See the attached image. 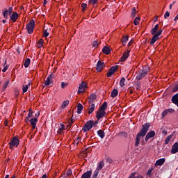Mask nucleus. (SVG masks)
<instances>
[{"label":"nucleus","instance_id":"obj_1","mask_svg":"<svg viewBox=\"0 0 178 178\" xmlns=\"http://www.w3.org/2000/svg\"><path fill=\"white\" fill-rule=\"evenodd\" d=\"M148 130H149V124H143L140 131L136 136L135 147H138L141 138L145 137V134H147Z\"/></svg>","mask_w":178,"mask_h":178},{"label":"nucleus","instance_id":"obj_2","mask_svg":"<svg viewBox=\"0 0 178 178\" xmlns=\"http://www.w3.org/2000/svg\"><path fill=\"white\" fill-rule=\"evenodd\" d=\"M148 72H149V67L145 65L142 69H140L138 73L136 76V80H142L144 77L148 74Z\"/></svg>","mask_w":178,"mask_h":178},{"label":"nucleus","instance_id":"obj_3","mask_svg":"<svg viewBox=\"0 0 178 178\" xmlns=\"http://www.w3.org/2000/svg\"><path fill=\"white\" fill-rule=\"evenodd\" d=\"M35 26V22L34 20H31L26 25V30L29 34H32L34 31V26Z\"/></svg>","mask_w":178,"mask_h":178},{"label":"nucleus","instance_id":"obj_4","mask_svg":"<svg viewBox=\"0 0 178 178\" xmlns=\"http://www.w3.org/2000/svg\"><path fill=\"white\" fill-rule=\"evenodd\" d=\"M162 31H163V30L160 29L159 31H158V32L153 35L154 36L152 37L151 41H150V44L153 45V44H155V42H156V41H158V40H159V35H161V34H162Z\"/></svg>","mask_w":178,"mask_h":178},{"label":"nucleus","instance_id":"obj_5","mask_svg":"<svg viewBox=\"0 0 178 178\" xmlns=\"http://www.w3.org/2000/svg\"><path fill=\"white\" fill-rule=\"evenodd\" d=\"M94 126V121H88L82 128L83 131H89Z\"/></svg>","mask_w":178,"mask_h":178},{"label":"nucleus","instance_id":"obj_6","mask_svg":"<svg viewBox=\"0 0 178 178\" xmlns=\"http://www.w3.org/2000/svg\"><path fill=\"white\" fill-rule=\"evenodd\" d=\"M19 143V139L17 137H14L9 143L10 149H13V147H18Z\"/></svg>","mask_w":178,"mask_h":178},{"label":"nucleus","instance_id":"obj_7","mask_svg":"<svg viewBox=\"0 0 178 178\" xmlns=\"http://www.w3.org/2000/svg\"><path fill=\"white\" fill-rule=\"evenodd\" d=\"M55 130L56 131L57 134H63V131L66 130V128L65 127V124H58V127L55 128Z\"/></svg>","mask_w":178,"mask_h":178},{"label":"nucleus","instance_id":"obj_8","mask_svg":"<svg viewBox=\"0 0 178 178\" xmlns=\"http://www.w3.org/2000/svg\"><path fill=\"white\" fill-rule=\"evenodd\" d=\"M12 12H13V8L9 7L8 9H5L3 12V16L4 19H8L10 15H12Z\"/></svg>","mask_w":178,"mask_h":178},{"label":"nucleus","instance_id":"obj_9","mask_svg":"<svg viewBox=\"0 0 178 178\" xmlns=\"http://www.w3.org/2000/svg\"><path fill=\"white\" fill-rule=\"evenodd\" d=\"M119 66L118 65L111 67L108 70V73H107V77H111L113 74H115V72H116Z\"/></svg>","mask_w":178,"mask_h":178},{"label":"nucleus","instance_id":"obj_10","mask_svg":"<svg viewBox=\"0 0 178 178\" xmlns=\"http://www.w3.org/2000/svg\"><path fill=\"white\" fill-rule=\"evenodd\" d=\"M86 88H87V84L84 81H82L79 87L78 94H83L86 91Z\"/></svg>","mask_w":178,"mask_h":178},{"label":"nucleus","instance_id":"obj_11","mask_svg":"<svg viewBox=\"0 0 178 178\" xmlns=\"http://www.w3.org/2000/svg\"><path fill=\"white\" fill-rule=\"evenodd\" d=\"M105 115H106V111H104L102 110H99L97 112L96 118H97V120H100V119H102V118H104V116H105Z\"/></svg>","mask_w":178,"mask_h":178},{"label":"nucleus","instance_id":"obj_12","mask_svg":"<svg viewBox=\"0 0 178 178\" xmlns=\"http://www.w3.org/2000/svg\"><path fill=\"white\" fill-rule=\"evenodd\" d=\"M130 54L129 50H127L124 54H122V56L120 58V62H124L127 58H129V55Z\"/></svg>","mask_w":178,"mask_h":178},{"label":"nucleus","instance_id":"obj_13","mask_svg":"<svg viewBox=\"0 0 178 178\" xmlns=\"http://www.w3.org/2000/svg\"><path fill=\"white\" fill-rule=\"evenodd\" d=\"M105 67V63L101 61H98L97 64V72H101L102 69Z\"/></svg>","mask_w":178,"mask_h":178},{"label":"nucleus","instance_id":"obj_14","mask_svg":"<svg viewBox=\"0 0 178 178\" xmlns=\"http://www.w3.org/2000/svg\"><path fill=\"white\" fill-rule=\"evenodd\" d=\"M10 19L13 23L16 22L17 19H19V14H17V13L16 12H13V14L10 15Z\"/></svg>","mask_w":178,"mask_h":178},{"label":"nucleus","instance_id":"obj_15","mask_svg":"<svg viewBox=\"0 0 178 178\" xmlns=\"http://www.w3.org/2000/svg\"><path fill=\"white\" fill-rule=\"evenodd\" d=\"M128 178H144L142 177V175L137 172H133L131 173V175L129 176Z\"/></svg>","mask_w":178,"mask_h":178},{"label":"nucleus","instance_id":"obj_16","mask_svg":"<svg viewBox=\"0 0 178 178\" xmlns=\"http://www.w3.org/2000/svg\"><path fill=\"white\" fill-rule=\"evenodd\" d=\"M155 136V131H149L145 137V141H148V140H149V138H152V137Z\"/></svg>","mask_w":178,"mask_h":178},{"label":"nucleus","instance_id":"obj_17","mask_svg":"<svg viewBox=\"0 0 178 178\" xmlns=\"http://www.w3.org/2000/svg\"><path fill=\"white\" fill-rule=\"evenodd\" d=\"M92 175V170H88L84 172L81 175V178H91Z\"/></svg>","mask_w":178,"mask_h":178},{"label":"nucleus","instance_id":"obj_18","mask_svg":"<svg viewBox=\"0 0 178 178\" xmlns=\"http://www.w3.org/2000/svg\"><path fill=\"white\" fill-rule=\"evenodd\" d=\"M37 122H38V120L37 119V118H31L30 120V123L32 126L33 129H35V126H37Z\"/></svg>","mask_w":178,"mask_h":178},{"label":"nucleus","instance_id":"obj_19","mask_svg":"<svg viewBox=\"0 0 178 178\" xmlns=\"http://www.w3.org/2000/svg\"><path fill=\"white\" fill-rule=\"evenodd\" d=\"M178 152V143H175L171 148V154H177Z\"/></svg>","mask_w":178,"mask_h":178},{"label":"nucleus","instance_id":"obj_20","mask_svg":"<svg viewBox=\"0 0 178 178\" xmlns=\"http://www.w3.org/2000/svg\"><path fill=\"white\" fill-rule=\"evenodd\" d=\"M165 158L160 159L157 160L154 164L155 166H162L165 163Z\"/></svg>","mask_w":178,"mask_h":178},{"label":"nucleus","instance_id":"obj_21","mask_svg":"<svg viewBox=\"0 0 178 178\" xmlns=\"http://www.w3.org/2000/svg\"><path fill=\"white\" fill-rule=\"evenodd\" d=\"M54 77V75L51 74L44 81V86H51V79Z\"/></svg>","mask_w":178,"mask_h":178},{"label":"nucleus","instance_id":"obj_22","mask_svg":"<svg viewBox=\"0 0 178 178\" xmlns=\"http://www.w3.org/2000/svg\"><path fill=\"white\" fill-rule=\"evenodd\" d=\"M105 166V162L104 161H101L97 163V170L100 171Z\"/></svg>","mask_w":178,"mask_h":178},{"label":"nucleus","instance_id":"obj_23","mask_svg":"<svg viewBox=\"0 0 178 178\" xmlns=\"http://www.w3.org/2000/svg\"><path fill=\"white\" fill-rule=\"evenodd\" d=\"M97 102V97L95 96V95H91L89 97V100L88 102L89 104H94V102Z\"/></svg>","mask_w":178,"mask_h":178},{"label":"nucleus","instance_id":"obj_24","mask_svg":"<svg viewBox=\"0 0 178 178\" xmlns=\"http://www.w3.org/2000/svg\"><path fill=\"white\" fill-rule=\"evenodd\" d=\"M95 109V104H91V105L88 108V115H91V113H92V112H94Z\"/></svg>","mask_w":178,"mask_h":178},{"label":"nucleus","instance_id":"obj_25","mask_svg":"<svg viewBox=\"0 0 178 178\" xmlns=\"http://www.w3.org/2000/svg\"><path fill=\"white\" fill-rule=\"evenodd\" d=\"M158 29H159V24H156L155 26H154V27L151 30V34L152 35H155V34H156V33H158V32H156L157 31H158Z\"/></svg>","mask_w":178,"mask_h":178},{"label":"nucleus","instance_id":"obj_26","mask_svg":"<svg viewBox=\"0 0 178 178\" xmlns=\"http://www.w3.org/2000/svg\"><path fill=\"white\" fill-rule=\"evenodd\" d=\"M152 172H154V167L149 168V169L146 173L147 177H151V176H152V175H153Z\"/></svg>","mask_w":178,"mask_h":178},{"label":"nucleus","instance_id":"obj_27","mask_svg":"<svg viewBox=\"0 0 178 178\" xmlns=\"http://www.w3.org/2000/svg\"><path fill=\"white\" fill-rule=\"evenodd\" d=\"M102 52L105 54V55H109L111 54V49L108 47H104L102 49Z\"/></svg>","mask_w":178,"mask_h":178},{"label":"nucleus","instance_id":"obj_28","mask_svg":"<svg viewBox=\"0 0 178 178\" xmlns=\"http://www.w3.org/2000/svg\"><path fill=\"white\" fill-rule=\"evenodd\" d=\"M137 13H138V10L136 9V7H133L131 13V17H136V15H137Z\"/></svg>","mask_w":178,"mask_h":178},{"label":"nucleus","instance_id":"obj_29","mask_svg":"<svg viewBox=\"0 0 178 178\" xmlns=\"http://www.w3.org/2000/svg\"><path fill=\"white\" fill-rule=\"evenodd\" d=\"M106 108H108V103L106 102H104V104L100 106L99 109L100 111H106Z\"/></svg>","mask_w":178,"mask_h":178},{"label":"nucleus","instance_id":"obj_30","mask_svg":"<svg viewBox=\"0 0 178 178\" xmlns=\"http://www.w3.org/2000/svg\"><path fill=\"white\" fill-rule=\"evenodd\" d=\"M172 112H173V109H172V108L165 110L162 113V118H165V116H166V115H168V113H172Z\"/></svg>","mask_w":178,"mask_h":178},{"label":"nucleus","instance_id":"obj_31","mask_svg":"<svg viewBox=\"0 0 178 178\" xmlns=\"http://www.w3.org/2000/svg\"><path fill=\"white\" fill-rule=\"evenodd\" d=\"M118 94H119V91H118L117 89H113L111 92V97H112V98H115V97H118Z\"/></svg>","mask_w":178,"mask_h":178},{"label":"nucleus","instance_id":"obj_32","mask_svg":"<svg viewBox=\"0 0 178 178\" xmlns=\"http://www.w3.org/2000/svg\"><path fill=\"white\" fill-rule=\"evenodd\" d=\"M97 135L100 138H104L105 137V133L102 130L97 131Z\"/></svg>","mask_w":178,"mask_h":178},{"label":"nucleus","instance_id":"obj_33","mask_svg":"<svg viewBox=\"0 0 178 178\" xmlns=\"http://www.w3.org/2000/svg\"><path fill=\"white\" fill-rule=\"evenodd\" d=\"M81 111H83V105L79 103L77 106V113H81Z\"/></svg>","mask_w":178,"mask_h":178},{"label":"nucleus","instance_id":"obj_34","mask_svg":"<svg viewBox=\"0 0 178 178\" xmlns=\"http://www.w3.org/2000/svg\"><path fill=\"white\" fill-rule=\"evenodd\" d=\"M99 170H96L94 171L93 174H92V178H97L98 177V175H99Z\"/></svg>","mask_w":178,"mask_h":178},{"label":"nucleus","instance_id":"obj_35","mask_svg":"<svg viewBox=\"0 0 178 178\" xmlns=\"http://www.w3.org/2000/svg\"><path fill=\"white\" fill-rule=\"evenodd\" d=\"M72 173H73V172L72 171V170H68L67 171V173H66V174H64V175H63V177L64 178L69 177V176H70V175H72Z\"/></svg>","mask_w":178,"mask_h":178},{"label":"nucleus","instance_id":"obj_36","mask_svg":"<svg viewBox=\"0 0 178 178\" xmlns=\"http://www.w3.org/2000/svg\"><path fill=\"white\" fill-rule=\"evenodd\" d=\"M9 83H10V80L7 79L6 81L4 83V84L3 86V90H6V88L8 87V86H9Z\"/></svg>","mask_w":178,"mask_h":178},{"label":"nucleus","instance_id":"obj_37","mask_svg":"<svg viewBox=\"0 0 178 178\" xmlns=\"http://www.w3.org/2000/svg\"><path fill=\"white\" fill-rule=\"evenodd\" d=\"M24 67H29L30 66V58H26L24 63Z\"/></svg>","mask_w":178,"mask_h":178},{"label":"nucleus","instance_id":"obj_38","mask_svg":"<svg viewBox=\"0 0 178 178\" xmlns=\"http://www.w3.org/2000/svg\"><path fill=\"white\" fill-rule=\"evenodd\" d=\"M67 105H69V100H66V101H64L63 102V104L61 106V108L63 109H65V108H66L67 106Z\"/></svg>","mask_w":178,"mask_h":178},{"label":"nucleus","instance_id":"obj_39","mask_svg":"<svg viewBox=\"0 0 178 178\" xmlns=\"http://www.w3.org/2000/svg\"><path fill=\"white\" fill-rule=\"evenodd\" d=\"M124 81H126V79L124 77H122L120 81V87H124Z\"/></svg>","mask_w":178,"mask_h":178},{"label":"nucleus","instance_id":"obj_40","mask_svg":"<svg viewBox=\"0 0 178 178\" xmlns=\"http://www.w3.org/2000/svg\"><path fill=\"white\" fill-rule=\"evenodd\" d=\"M29 87H30V83L27 84L26 86H24L22 88V91L24 94V92H27V90H29Z\"/></svg>","mask_w":178,"mask_h":178},{"label":"nucleus","instance_id":"obj_41","mask_svg":"<svg viewBox=\"0 0 178 178\" xmlns=\"http://www.w3.org/2000/svg\"><path fill=\"white\" fill-rule=\"evenodd\" d=\"M140 20H141V18H140V17H136L134 21V24L135 26H137L140 22Z\"/></svg>","mask_w":178,"mask_h":178},{"label":"nucleus","instance_id":"obj_42","mask_svg":"<svg viewBox=\"0 0 178 178\" xmlns=\"http://www.w3.org/2000/svg\"><path fill=\"white\" fill-rule=\"evenodd\" d=\"M4 67L2 70L3 73H5V72H6V70H8V69H9V65H6V60L4 62V65H3Z\"/></svg>","mask_w":178,"mask_h":178},{"label":"nucleus","instance_id":"obj_43","mask_svg":"<svg viewBox=\"0 0 178 178\" xmlns=\"http://www.w3.org/2000/svg\"><path fill=\"white\" fill-rule=\"evenodd\" d=\"M127 41H129V36H124L122 39V42L123 45H124V44H126L127 42Z\"/></svg>","mask_w":178,"mask_h":178},{"label":"nucleus","instance_id":"obj_44","mask_svg":"<svg viewBox=\"0 0 178 178\" xmlns=\"http://www.w3.org/2000/svg\"><path fill=\"white\" fill-rule=\"evenodd\" d=\"M172 137H173V136L169 135V136L166 138V139L165 140V144H169V141H170V140H172Z\"/></svg>","mask_w":178,"mask_h":178},{"label":"nucleus","instance_id":"obj_45","mask_svg":"<svg viewBox=\"0 0 178 178\" xmlns=\"http://www.w3.org/2000/svg\"><path fill=\"white\" fill-rule=\"evenodd\" d=\"M81 8H82V12H85L86 9H87V4L83 3L81 4Z\"/></svg>","mask_w":178,"mask_h":178},{"label":"nucleus","instance_id":"obj_46","mask_svg":"<svg viewBox=\"0 0 178 178\" xmlns=\"http://www.w3.org/2000/svg\"><path fill=\"white\" fill-rule=\"evenodd\" d=\"M38 44L40 45V46H39V48H42V44H44V40L40 39L39 41H38Z\"/></svg>","mask_w":178,"mask_h":178},{"label":"nucleus","instance_id":"obj_47","mask_svg":"<svg viewBox=\"0 0 178 178\" xmlns=\"http://www.w3.org/2000/svg\"><path fill=\"white\" fill-rule=\"evenodd\" d=\"M169 16H170V13L168 11L165 12V13L164 15V18L168 19V17H169Z\"/></svg>","mask_w":178,"mask_h":178},{"label":"nucleus","instance_id":"obj_48","mask_svg":"<svg viewBox=\"0 0 178 178\" xmlns=\"http://www.w3.org/2000/svg\"><path fill=\"white\" fill-rule=\"evenodd\" d=\"M172 91L174 92H176L177 91H178V84L175 86V87L172 88Z\"/></svg>","mask_w":178,"mask_h":178},{"label":"nucleus","instance_id":"obj_49","mask_svg":"<svg viewBox=\"0 0 178 178\" xmlns=\"http://www.w3.org/2000/svg\"><path fill=\"white\" fill-rule=\"evenodd\" d=\"M98 45H99L98 42L97 41L93 42L92 47H94V48H97Z\"/></svg>","mask_w":178,"mask_h":178},{"label":"nucleus","instance_id":"obj_50","mask_svg":"<svg viewBox=\"0 0 178 178\" xmlns=\"http://www.w3.org/2000/svg\"><path fill=\"white\" fill-rule=\"evenodd\" d=\"M80 137H77L74 139V142L75 143V144H77L78 143H80Z\"/></svg>","mask_w":178,"mask_h":178},{"label":"nucleus","instance_id":"obj_51","mask_svg":"<svg viewBox=\"0 0 178 178\" xmlns=\"http://www.w3.org/2000/svg\"><path fill=\"white\" fill-rule=\"evenodd\" d=\"M48 35H49V33H48V31L47 30H45L44 31V37L47 38V37H48Z\"/></svg>","mask_w":178,"mask_h":178},{"label":"nucleus","instance_id":"obj_52","mask_svg":"<svg viewBox=\"0 0 178 178\" xmlns=\"http://www.w3.org/2000/svg\"><path fill=\"white\" fill-rule=\"evenodd\" d=\"M65 87H67V83H65V82L61 83V88H65Z\"/></svg>","mask_w":178,"mask_h":178},{"label":"nucleus","instance_id":"obj_53","mask_svg":"<svg viewBox=\"0 0 178 178\" xmlns=\"http://www.w3.org/2000/svg\"><path fill=\"white\" fill-rule=\"evenodd\" d=\"M97 0H90L89 2L90 3H92V5H95L97 3Z\"/></svg>","mask_w":178,"mask_h":178},{"label":"nucleus","instance_id":"obj_54","mask_svg":"<svg viewBox=\"0 0 178 178\" xmlns=\"http://www.w3.org/2000/svg\"><path fill=\"white\" fill-rule=\"evenodd\" d=\"M31 116H33V114H31V113H29V114L26 117V120H29V119H30V118H31Z\"/></svg>","mask_w":178,"mask_h":178},{"label":"nucleus","instance_id":"obj_55","mask_svg":"<svg viewBox=\"0 0 178 178\" xmlns=\"http://www.w3.org/2000/svg\"><path fill=\"white\" fill-rule=\"evenodd\" d=\"M154 22H158V16L154 17Z\"/></svg>","mask_w":178,"mask_h":178},{"label":"nucleus","instance_id":"obj_56","mask_svg":"<svg viewBox=\"0 0 178 178\" xmlns=\"http://www.w3.org/2000/svg\"><path fill=\"white\" fill-rule=\"evenodd\" d=\"M41 178H47V175H43Z\"/></svg>","mask_w":178,"mask_h":178},{"label":"nucleus","instance_id":"obj_57","mask_svg":"<svg viewBox=\"0 0 178 178\" xmlns=\"http://www.w3.org/2000/svg\"><path fill=\"white\" fill-rule=\"evenodd\" d=\"M5 126H8V120H6V122H4Z\"/></svg>","mask_w":178,"mask_h":178},{"label":"nucleus","instance_id":"obj_58","mask_svg":"<svg viewBox=\"0 0 178 178\" xmlns=\"http://www.w3.org/2000/svg\"><path fill=\"white\" fill-rule=\"evenodd\" d=\"M36 118H38V116H40V113H38L37 114H35Z\"/></svg>","mask_w":178,"mask_h":178},{"label":"nucleus","instance_id":"obj_59","mask_svg":"<svg viewBox=\"0 0 178 178\" xmlns=\"http://www.w3.org/2000/svg\"><path fill=\"white\" fill-rule=\"evenodd\" d=\"M29 113L33 114V110H32V109H30V110H29Z\"/></svg>","mask_w":178,"mask_h":178},{"label":"nucleus","instance_id":"obj_60","mask_svg":"<svg viewBox=\"0 0 178 178\" xmlns=\"http://www.w3.org/2000/svg\"><path fill=\"white\" fill-rule=\"evenodd\" d=\"M44 5H47V0H44Z\"/></svg>","mask_w":178,"mask_h":178},{"label":"nucleus","instance_id":"obj_61","mask_svg":"<svg viewBox=\"0 0 178 178\" xmlns=\"http://www.w3.org/2000/svg\"><path fill=\"white\" fill-rule=\"evenodd\" d=\"M4 178H9V175H6Z\"/></svg>","mask_w":178,"mask_h":178},{"label":"nucleus","instance_id":"obj_62","mask_svg":"<svg viewBox=\"0 0 178 178\" xmlns=\"http://www.w3.org/2000/svg\"><path fill=\"white\" fill-rule=\"evenodd\" d=\"M128 45H129V46L131 45V42H129L128 43Z\"/></svg>","mask_w":178,"mask_h":178},{"label":"nucleus","instance_id":"obj_63","mask_svg":"<svg viewBox=\"0 0 178 178\" xmlns=\"http://www.w3.org/2000/svg\"><path fill=\"white\" fill-rule=\"evenodd\" d=\"M3 23H6V20L3 19Z\"/></svg>","mask_w":178,"mask_h":178},{"label":"nucleus","instance_id":"obj_64","mask_svg":"<svg viewBox=\"0 0 178 178\" xmlns=\"http://www.w3.org/2000/svg\"><path fill=\"white\" fill-rule=\"evenodd\" d=\"M172 5L170 4V9H172Z\"/></svg>","mask_w":178,"mask_h":178}]
</instances>
